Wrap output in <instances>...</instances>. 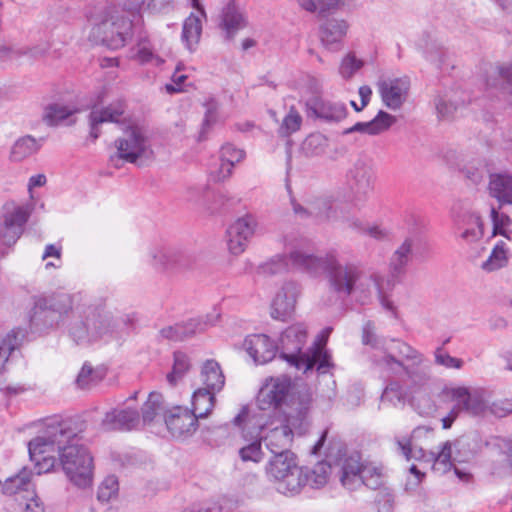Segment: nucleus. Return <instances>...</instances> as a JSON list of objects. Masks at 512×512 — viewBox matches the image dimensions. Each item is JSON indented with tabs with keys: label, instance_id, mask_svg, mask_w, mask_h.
Listing matches in <instances>:
<instances>
[{
	"label": "nucleus",
	"instance_id": "obj_1",
	"mask_svg": "<svg viewBox=\"0 0 512 512\" xmlns=\"http://www.w3.org/2000/svg\"><path fill=\"white\" fill-rule=\"evenodd\" d=\"M293 264L312 276L326 273L331 289L341 297L353 296L364 305L371 301L376 290L381 306L395 318L397 308L383 293L376 276H365L363 270L354 263H340L335 255L316 256L304 250H296L291 254Z\"/></svg>",
	"mask_w": 512,
	"mask_h": 512
},
{
	"label": "nucleus",
	"instance_id": "obj_2",
	"mask_svg": "<svg viewBox=\"0 0 512 512\" xmlns=\"http://www.w3.org/2000/svg\"><path fill=\"white\" fill-rule=\"evenodd\" d=\"M83 431L84 425L78 420L49 419L42 434L29 441V450L34 455L45 446H56L68 480L74 486L86 489L93 484L94 461L88 448L80 443Z\"/></svg>",
	"mask_w": 512,
	"mask_h": 512
},
{
	"label": "nucleus",
	"instance_id": "obj_3",
	"mask_svg": "<svg viewBox=\"0 0 512 512\" xmlns=\"http://www.w3.org/2000/svg\"><path fill=\"white\" fill-rule=\"evenodd\" d=\"M307 338V326L304 323H295L287 327L279 338L280 357L303 373H308L314 367L319 374L328 373L334 366L331 355L317 343L303 351Z\"/></svg>",
	"mask_w": 512,
	"mask_h": 512
},
{
	"label": "nucleus",
	"instance_id": "obj_4",
	"mask_svg": "<svg viewBox=\"0 0 512 512\" xmlns=\"http://www.w3.org/2000/svg\"><path fill=\"white\" fill-rule=\"evenodd\" d=\"M85 16L91 25L89 40L109 49L124 47L133 36V20L123 14L119 5L89 6Z\"/></svg>",
	"mask_w": 512,
	"mask_h": 512
},
{
	"label": "nucleus",
	"instance_id": "obj_5",
	"mask_svg": "<svg viewBox=\"0 0 512 512\" xmlns=\"http://www.w3.org/2000/svg\"><path fill=\"white\" fill-rule=\"evenodd\" d=\"M127 325L122 317L114 316L101 307H77V317L70 323L69 335L77 344L109 342L120 336Z\"/></svg>",
	"mask_w": 512,
	"mask_h": 512
},
{
	"label": "nucleus",
	"instance_id": "obj_6",
	"mask_svg": "<svg viewBox=\"0 0 512 512\" xmlns=\"http://www.w3.org/2000/svg\"><path fill=\"white\" fill-rule=\"evenodd\" d=\"M450 402L453 407L450 410V425L459 411H466L472 415H483L487 411L496 417L502 418L512 412V401L500 400L488 406V394L485 390L466 387L450 389Z\"/></svg>",
	"mask_w": 512,
	"mask_h": 512
},
{
	"label": "nucleus",
	"instance_id": "obj_7",
	"mask_svg": "<svg viewBox=\"0 0 512 512\" xmlns=\"http://www.w3.org/2000/svg\"><path fill=\"white\" fill-rule=\"evenodd\" d=\"M388 350L389 352L380 359H375L380 368L393 373L404 370L414 383H420L425 379L426 372L421 366L423 356L417 350L399 340H392Z\"/></svg>",
	"mask_w": 512,
	"mask_h": 512
},
{
	"label": "nucleus",
	"instance_id": "obj_8",
	"mask_svg": "<svg viewBox=\"0 0 512 512\" xmlns=\"http://www.w3.org/2000/svg\"><path fill=\"white\" fill-rule=\"evenodd\" d=\"M335 467L339 468V480L342 486L348 490H355L361 485L373 490L383 486L381 469L375 466L361 465L358 455L341 457Z\"/></svg>",
	"mask_w": 512,
	"mask_h": 512
},
{
	"label": "nucleus",
	"instance_id": "obj_9",
	"mask_svg": "<svg viewBox=\"0 0 512 512\" xmlns=\"http://www.w3.org/2000/svg\"><path fill=\"white\" fill-rule=\"evenodd\" d=\"M117 154L110 157V161L122 159L129 163H136L138 159H148L152 154L148 139L139 126H130L122 138L115 141Z\"/></svg>",
	"mask_w": 512,
	"mask_h": 512
},
{
	"label": "nucleus",
	"instance_id": "obj_10",
	"mask_svg": "<svg viewBox=\"0 0 512 512\" xmlns=\"http://www.w3.org/2000/svg\"><path fill=\"white\" fill-rule=\"evenodd\" d=\"M152 265L159 270L179 273L191 269L196 263V256L188 251L161 248L151 252Z\"/></svg>",
	"mask_w": 512,
	"mask_h": 512
},
{
	"label": "nucleus",
	"instance_id": "obj_11",
	"mask_svg": "<svg viewBox=\"0 0 512 512\" xmlns=\"http://www.w3.org/2000/svg\"><path fill=\"white\" fill-rule=\"evenodd\" d=\"M347 184L353 194L355 206L366 201L368 194L373 190L374 171L364 161H357L346 174Z\"/></svg>",
	"mask_w": 512,
	"mask_h": 512
},
{
	"label": "nucleus",
	"instance_id": "obj_12",
	"mask_svg": "<svg viewBox=\"0 0 512 512\" xmlns=\"http://www.w3.org/2000/svg\"><path fill=\"white\" fill-rule=\"evenodd\" d=\"M305 107L308 118L326 123H338L345 119L348 113L344 103L332 101L319 95L308 98Z\"/></svg>",
	"mask_w": 512,
	"mask_h": 512
},
{
	"label": "nucleus",
	"instance_id": "obj_13",
	"mask_svg": "<svg viewBox=\"0 0 512 512\" xmlns=\"http://www.w3.org/2000/svg\"><path fill=\"white\" fill-rule=\"evenodd\" d=\"M377 89L383 104L395 111L400 109L408 98L410 79L407 76L381 79L377 82Z\"/></svg>",
	"mask_w": 512,
	"mask_h": 512
},
{
	"label": "nucleus",
	"instance_id": "obj_14",
	"mask_svg": "<svg viewBox=\"0 0 512 512\" xmlns=\"http://www.w3.org/2000/svg\"><path fill=\"white\" fill-rule=\"evenodd\" d=\"M257 222L252 215H245L231 224L227 230V244L229 251L238 255L241 254L248 241L255 232Z\"/></svg>",
	"mask_w": 512,
	"mask_h": 512
},
{
	"label": "nucleus",
	"instance_id": "obj_15",
	"mask_svg": "<svg viewBox=\"0 0 512 512\" xmlns=\"http://www.w3.org/2000/svg\"><path fill=\"white\" fill-rule=\"evenodd\" d=\"M290 390L291 380L289 378H271V380L261 388L257 397L260 409L265 410L270 407H280L286 402Z\"/></svg>",
	"mask_w": 512,
	"mask_h": 512
},
{
	"label": "nucleus",
	"instance_id": "obj_16",
	"mask_svg": "<svg viewBox=\"0 0 512 512\" xmlns=\"http://www.w3.org/2000/svg\"><path fill=\"white\" fill-rule=\"evenodd\" d=\"M300 287L296 282H285L276 293L271 303V317L275 320L285 321L295 309Z\"/></svg>",
	"mask_w": 512,
	"mask_h": 512
},
{
	"label": "nucleus",
	"instance_id": "obj_17",
	"mask_svg": "<svg viewBox=\"0 0 512 512\" xmlns=\"http://www.w3.org/2000/svg\"><path fill=\"white\" fill-rule=\"evenodd\" d=\"M29 215V209L23 206L16 207L12 212L5 214L3 222H0V239L4 245L11 247L16 243Z\"/></svg>",
	"mask_w": 512,
	"mask_h": 512
},
{
	"label": "nucleus",
	"instance_id": "obj_18",
	"mask_svg": "<svg viewBox=\"0 0 512 512\" xmlns=\"http://www.w3.org/2000/svg\"><path fill=\"white\" fill-rule=\"evenodd\" d=\"M165 424L175 438H186L194 434L199 424L195 416L187 408L177 407L165 416Z\"/></svg>",
	"mask_w": 512,
	"mask_h": 512
},
{
	"label": "nucleus",
	"instance_id": "obj_19",
	"mask_svg": "<svg viewBox=\"0 0 512 512\" xmlns=\"http://www.w3.org/2000/svg\"><path fill=\"white\" fill-rule=\"evenodd\" d=\"M296 417L289 414L286 424H280L269 429L263 436L266 447L273 455L291 452L290 445L293 440V431L291 426L295 424Z\"/></svg>",
	"mask_w": 512,
	"mask_h": 512
},
{
	"label": "nucleus",
	"instance_id": "obj_20",
	"mask_svg": "<svg viewBox=\"0 0 512 512\" xmlns=\"http://www.w3.org/2000/svg\"><path fill=\"white\" fill-rule=\"evenodd\" d=\"M243 346L256 364H265L273 360L278 351L274 341L264 334L247 336Z\"/></svg>",
	"mask_w": 512,
	"mask_h": 512
},
{
	"label": "nucleus",
	"instance_id": "obj_21",
	"mask_svg": "<svg viewBox=\"0 0 512 512\" xmlns=\"http://www.w3.org/2000/svg\"><path fill=\"white\" fill-rule=\"evenodd\" d=\"M417 239L407 237L396 248L389 259V275L393 280H400L407 271V267L413 258V251L416 247Z\"/></svg>",
	"mask_w": 512,
	"mask_h": 512
},
{
	"label": "nucleus",
	"instance_id": "obj_22",
	"mask_svg": "<svg viewBox=\"0 0 512 512\" xmlns=\"http://www.w3.org/2000/svg\"><path fill=\"white\" fill-rule=\"evenodd\" d=\"M349 24L344 19L328 18L319 27V37L323 46L336 51L345 38Z\"/></svg>",
	"mask_w": 512,
	"mask_h": 512
},
{
	"label": "nucleus",
	"instance_id": "obj_23",
	"mask_svg": "<svg viewBox=\"0 0 512 512\" xmlns=\"http://www.w3.org/2000/svg\"><path fill=\"white\" fill-rule=\"evenodd\" d=\"M125 111V103L121 100L111 103L103 109H93L89 115V137L95 142L100 136L99 125L105 122H119Z\"/></svg>",
	"mask_w": 512,
	"mask_h": 512
},
{
	"label": "nucleus",
	"instance_id": "obj_24",
	"mask_svg": "<svg viewBox=\"0 0 512 512\" xmlns=\"http://www.w3.org/2000/svg\"><path fill=\"white\" fill-rule=\"evenodd\" d=\"M487 445L504 456L492 463L491 473L498 477L512 476V438L494 437Z\"/></svg>",
	"mask_w": 512,
	"mask_h": 512
},
{
	"label": "nucleus",
	"instance_id": "obj_25",
	"mask_svg": "<svg viewBox=\"0 0 512 512\" xmlns=\"http://www.w3.org/2000/svg\"><path fill=\"white\" fill-rule=\"evenodd\" d=\"M140 422L139 413L130 408L114 409L105 414L101 425L105 430H132Z\"/></svg>",
	"mask_w": 512,
	"mask_h": 512
},
{
	"label": "nucleus",
	"instance_id": "obj_26",
	"mask_svg": "<svg viewBox=\"0 0 512 512\" xmlns=\"http://www.w3.org/2000/svg\"><path fill=\"white\" fill-rule=\"evenodd\" d=\"M312 217L328 221H341L345 223V218H349L344 212L343 207L333 206L331 200L327 197H315L308 200Z\"/></svg>",
	"mask_w": 512,
	"mask_h": 512
},
{
	"label": "nucleus",
	"instance_id": "obj_27",
	"mask_svg": "<svg viewBox=\"0 0 512 512\" xmlns=\"http://www.w3.org/2000/svg\"><path fill=\"white\" fill-rule=\"evenodd\" d=\"M488 189L490 195L500 205H512V173H494L489 177Z\"/></svg>",
	"mask_w": 512,
	"mask_h": 512
},
{
	"label": "nucleus",
	"instance_id": "obj_28",
	"mask_svg": "<svg viewBox=\"0 0 512 512\" xmlns=\"http://www.w3.org/2000/svg\"><path fill=\"white\" fill-rule=\"evenodd\" d=\"M397 121L396 117L380 110L377 115L368 122H357L345 131L346 134L360 132L368 135H378L387 131Z\"/></svg>",
	"mask_w": 512,
	"mask_h": 512
},
{
	"label": "nucleus",
	"instance_id": "obj_29",
	"mask_svg": "<svg viewBox=\"0 0 512 512\" xmlns=\"http://www.w3.org/2000/svg\"><path fill=\"white\" fill-rule=\"evenodd\" d=\"M338 453L339 457L336 459L334 465L325 460L318 462L313 466V468H304L306 486H310L311 488L315 489L323 487L327 483L332 469L337 470V473L339 474V468L335 467V465L339 462L341 457H345V450L342 451V449H339Z\"/></svg>",
	"mask_w": 512,
	"mask_h": 512
},
{
	"label": "nucleus",
	"instance_id": "obj_30",
	"mask_svg": "<svg viewBox=\"0 0 512 512\" xmlns=\"http://www.w3.org/2000/svg\"><path fill=\"white\" fill-rule=\"evenodd\" d=\"M246 25L243 13L236 3L232 0L222 9L220 16V27L226 33L227 39H232L234 35Z\"/></svg>",
	"mask_w": 512,
	"mask_h": 512
},
{
	"label": "nucleus",
	"instance_id": "obj_31",
	"mask_svg": "<svg viewBox=\"0 0 512 512\" xmlns=\"http://www.w3.org/2000/svg\"><path fill=\"white\" fill-rule=\"evenodd\" d=\"M37 297L38 307H41V305L46 306L53 315L57 316V320L69 311H72L73 315H77V310H73V296L66 292H55L50 295H40Z\"/></svg>",
	"mask_w": 512,
	"mask_h": 512
},
{
	"label": "nucleus",
	"instance_id": "obj_32",
	"mask_svg": "<svg viewBox=\"0 0 512 512\" xmlns=\"http://www.w3.org/2000/svg\"><path fill=\"white\" fill-rule=\"evenodd\" d=\"M206 324L200 320L191 319L185 323H177L160 330V336L172 341H183L205 330Z\"/></svg>",
	"mask_w": 512,
	"mask_h": 512
},
{
	"label": "nucleus",
	"instance_id": "obj_33",
	"mask_svg": "<svg viewBox=\"0 0 512 512\" xmlns=\"http://www.w3.org/2000/svg\"><path fill=\"white\" fill-rule=\"evenodd\" d=\"M58 322L57 316L53 315L46 306L38 307V297L33 298V307L29 314V327L33 333H43L54 327Z\"/></svg>",
	"mask_w": 512,
	"mask_h": 512
},
{
	"label": "nucleus",
	"instance_id": "obj_34",
	"mask_svg": "<svg viewBox=\"0 0 512 512\" xmlns=\"http://www.w3.org/2000/svg\"><path fill=\"white\" fill-rule=\"evenodd\" d=\"M295 455L292 452L273 455L266 466L268 477L275 481L283 479L296 465Z\"/></svg>",
	"mask_w": 512,
	"mask_h": 512
},
{
	"label": "nucleus",
	"instance_id": "obj_35",
	"mask_svg": "<svg viewBox=\"0 0 512 512\" xmlns=\"http://www.w3.org/2000/svg\"><path fill=\"white\" fill-rule=\"evenodd\" d=\"M215 391L207 388H199L192 397L193 409L190 410L197 419L206 418L213 410L215 405Z\"/></svg>",
	"mask_w": 512,
	"mask_h": 512
},
{
	"label": "nucleus",
	"instance_id": "obj_36",
	"mask_svg": "<svg viewBox=\"0 0 512 512\" xmlns=\"http://www.w3.org/2000/svg\"><path fill=\"white\" fill-rule=\"evenodd\" d=\"M201 379L204 388L215 392L222 390L225 384V377L218 362L207 360L201 370Z\"/></svg>",
	"mask_w": 512,
	"mask_h": 512
},
{
	"label": "nucleus",
	"instance_id": "obj_37",
	"mask_svg": "<svg viewBox=\"0 0 512 512\" xmlns=\"http://www.w3.org/2000/svg\"><path fill=\"white\" fill-rule=\"evenodd\" d=\"M306 486L305 470L297 464L278 481L277 490L283 494H297L301 488Z\"/></svg>",
	"mask_w": 512,
	"mask_h": 512
},
{
	"label": "nucleus",
	"instance_id": "obj_38",
	"mask_svg": "<svg viewBox=\"0 0 512 512\" xmlns=\"http://www.w3.org/2000/svg\"><path fill=\"white\" fill-rule=\"evenodd\" d=\"M297 249H295L296 251ZM294 252L291 251L289 255L280 254L272 257L267 262L261 264L258 268V272L260 274L266 275V276H273L277 274H281L283 272L288 271L290 268H294L297 270H300L297 268L292 260H291V254Z\"/></svg>",
	"mask_w": 512,
	"mask_h": 512
},
{
	"label": "nucleus",
	"instance_id": "obj_39",
	"mask_svg": "<svg viewBox=\"0 0 512 512\" xmlns=\"http://www.w3.org/2000/svg\"><path fill=\"white\" fill-rule=\"evenodd\" d=\"M32 477V471L23 467L17 474L8 477L2 484V494L13 496L27 490Z\"/></svg>",
	"mask_w": 512,
	"mask_h": 512
},
{
	"label": "nucleus",
	"instance_id": "obj_40",
	"mask_svg": "<svg viewBox=\"0 0 512 512\" xmlns=\"http://www.w3.org/2000/svg\"><path fill=\"white\" fill-rule=\"evenodd\" d=\"M166 407L162 394L151 392L147 401L142 407V419L145 424L153 422L159 416H167L165 414Z\"/></svg>",
	"mask_w": 512,
	"mask_h": 512
},
{
	"label": "nucleus",
	"instance_id": "obj_41",
	"mask_svg": "<svg viewBox=\"0 0 512 512\" xmlns=\"http://www.w3.org/2000/svg\"><path fill=\"white\" fill-rule=\"evenodd\" d=\"M40 148V144L30 135L19 138L12 146L10 158L12 161L20 162L33 154Z\"/></svg>",
	"mask_w": 512,
	"mask_h": 512
},
{
	"label": "nucleus",
	"instance_id": "obj_42",
	"mask_svg": "<svg viewBox=\"0 0 512 512\" xmlns=\"http://www.w3.org/2000/svg\"><path fill=\"white\" fill-rule=\"evenodd\" d=\"M202 32L201 19L198 15L191 14L183 24L182 40L189 50L199 42Z\"/></svg>",
	"mask_w": 512,
	"mask_h": 512
},
{
	"label": "nucleus",
	"instance_id": "obj_43",
	"mask_svg": "<svg viewBox=\"0 0 512 512\" xmlns=\"http://www.w3.org/2000/svg\"><path fill=\"white\" fill-rule=\"evenodd\" d=\"M508 248L506 242L503 240L498 241L488 259L482 263V269L487 272L498 270L508 263Z\"/></svg>",
	"mask_w": 512,
	"mask_h": 512
},
{
	"label": "nucleus",
	"instance_id": "obj_44",
	"mask_svg": "<svg viewBox=\"0 0 512 512\" xmlns=\"http://www.w3.org/2000/svg\"><path fill=\"white\" fill-rule=\"evenodd\" d=\"M74 113V110L66 105L52 103L45 107L43 121L49 126L58 125Z\"/></svg>",
	"mask_w": 512,
	"mask_h": 512
},
{
	"label": "nucleus",
	"instance_id": "obj_45",
	"mask_svg": "<svg viewBox=\"0 0 512 512\" xmlns=\"http://www.w3.org/2000/svg\"><path fill=\"white\" fill-rule=\"evenodd\" d=\"M345 224L358 232L365 233L370 237L382 241L389 238V231L384 227L379 225H373L370 227H365L363 223L356 217L350 216L349 218H345Z\"/></svg>",
	"mask_w": 512,
	"mask_h": 512
},
{
	"label": "nucleus",
	"instance_id": "obj_46",
	"mask_svg": "<svg viewBox=\"0 0 512 512\" xmlns=\"http://www.w3.org/2000/svg\"><path fill=\"white\" fill-rule=\"evenodd\" d=\"M190 367V360L185 353L181 351L174 352L172 371L167 375V381L169 384L172 386L176 385V383L189 371Z\"/></svg>",
	"mask_w": 512,
	"mask_h": 512
},
{
	"label": "nucleus",
	"instance_id": "obj_47",
	"mask_svg": "<svg viewBox=\"0 0 512 512\" xmlns=\"http://www.w3.org/2000/svg\"><path fill=\"white\" fill-rule=\"evenodd\" d=\"M102 378V371L95 370L90 364L84 363L76 378V384L81 389H88L96 385Z\"/></svg>",
	"mask_w": 512,
	"mask_h": 512
},
{
	"label": "nucleus",
	"instance_id": "obj_48",
	"mask_svg": "<svg viewBox=\"0 0 512 512\" xmlns=\"http://www.w3.org/2000/svg\"><path fill=\"white\" fill-rule=\"evenodd\" d=\"M54 449H56V446H45L41 451H38L34 455L29 452L31 460L35 462V468L37 469L36 473L38 475L48 473L54 468L56 459L51 456H44L46 452L53 451ZM28 451L30 450L28 449Z\"/></svg>",
	"mask_w": 512,
	"mask_h": 512
},
{
	"label": "nucleus",
	"instance_id": "obj_49",
	"mask_svg": "<svg viewBox=\"0 0 512 512\" xmlns=\"http://www.w3.org/2000/svg\"><path fill=\"white\" fill-rule=\"evenodd\" d=\"M420 432V427L413 430L411 439H403L398 440L397 444L402 454L406 457L407 460L416 459L421 460L426 457V452L422 447H418L413 443V439L416 437L417 433Z\"/></svg>",
	"mask_w": 512,
	"mask_h": 512
},
{
	"label": "nucleus",
	"instance_id": "obj_50",
	"mask_svg": "<svg viewBox=\"0 0 512 512\" xmlns=\"http://www.w3.org/2000/svg\"><path fill=\"white\" fill-rule=\"evenodd\" d=\"M119 483L114 475L107 476L98 487L97 499L102 503H107L118 496Z\"/></svg>",
	"mask_w": 512,
	"mask_h": 512
},
{
	"label": "nucleus",
	"instance_id": "obj_51",
	"mask_svg": "<svg viewBox=\"0 0 512 512\" xmlns=\"http://www.w3.org/2000/svg\"><path fill=\"white\" fill-rule=\"evenodd\" d=\"M19 336L24 337V334L20 329H14L0 343V365H4L10 354L19 346Z\"/></svg>",
	"mask_w": 512,
	"mask_h": 512
},
{
	"label": "nucleus",
	"instance_id": "obj_52",
	"mask_svg": "<svg viewBox=\"0 0 512 512\" xmlns=\"http://www.w3.org/2000/svg\"><path fill=\"white\" fill-rule=\"evenodd\" d=\"M234 503L228 498L219 501H208L193 505L187 512H230L234 509Z\"/></svg>",
	"mask_w": 512,
	"mask_h": 512
},
{
	"label": "nucleus",
	"instance_id": "obj_53",
	"mask_svg": "<svg viewBox=\"0 0 512 512\" xmlns=\"http://www.w3.org/2000/svg\"><path fill=\"white\" fill-rule=\"evenodd\" d=\"M327 147V139L321 134L308 136L302 146L306 156L313 157L322 155Z\"/></svg>",
	"mask_w": 512,
	"mask_h": 512
},
{
	"label": "nucleus",
	"instance_id": "obj_54",
	"mask_svg": "<svg viewBox=\"0 0 512 512\" xmlns=\"http://www.w3.org/2000/svg\"><path fill=\"white\" fill-rule=\"evenodd\" d=\"M302 124V116L296 110V108L291 107L289 112L284 117L282 124L279 127V134L281 136L287 137L292 133L298 131Z\"/></svg>",
	"mask_w": 512,
	"mask_h": 512
},
{
	"label": "nucleus",
	"instance_id": "obj_55",
	"mask_svg": "<svg viewBox=\"0 0 512 512\" xmlns=\"http://www.w3.org/2000/svg\"><path fill=\"white\" fill-rule=\"evenodd\" d=\"M491 220L493 223V235H502L509 239V226L511 225V219L505 213H500L496 208H491Z\"/></svg>",
	"mask_w": 512,
	"mask_h": 512
},
{
	"label": "nucleus",
	"instance_id": "obj_56",
	"mask_svg": "<svg viewBox=\"0 0 512 512\" xmlns=\"http://www.w3.org/2000/svg\"><path fill=\"white\" fill-rule=\"evenodd\" d=\"M448 441L441 446L440 452H430L428 461L433 462L432 470L439 475H445L448 472Z\"/></svg>",
	"mask_w": 512,
	"mask_h": 512
},
{
	"label": "nucleus",
	"instance_id": "obj_57",
	"mask_svg": "<svg viewBox=\"0 0 512 512\" xmlns=\"http://www.w3.org/2000/svg\"><path fill=\"white\" fill-rule=\"evenodd\" d=\"M404 398L405 393L403 387L397 381L389 382L381 395L382 401L389 402L393 405L403 402Z\"/></svg>",
	"mask_w": 512,
	"mask_h": 512
},
{
	"label": "nucleus",
	"instance_id": "obj_58",
	"mask_svg": "<svg viewBox=\"0 0 512 512\" xmlns=\"http://www.w3.org/2000/svg\"><path fill=\"white\" fill-rule=\"evenodd\" d=\"M210 194L211 191L207 184L195 185L187 189L186 199L200 206H206V199L209 198Z\"/></svg>",
	"mask_w": 512,
	"mask_h": 512
},
{
	"label": "nucleus",
	"instance_id": "obj_59",
	"mask_svg": "<svg viewBox=\"0 0 512 512\" xmlns=\"http://www.w3.org/2000/svg\"><path fill=\"white\" fill-rule=\"evenodd\" d=\"M244 151L236 148L232 144H225L220 150V161H226L227 167H234L244 158Z\"/></svg>",
	"mask_w": 512,
	"mask_h": 512
},
{
	"label": "nucleus",
	"instance_id": "obj_60",
	"mask_svg": "<svg viewBox=\"0 0 512 512\" xmlns=\"http://www.w3.org/2000/svg\"><path fill=\"white\" fill-rule=\"evenodd\" d=\"M239 456L243 461L259 462L263 457L261 442L255 440L239 449Z\"/></svg>",
	"mask_w": 512,
	"mask_h": 512
},
{
	"label": "nucleus",
	"instance_id": "obj_61",
	"mask_svg": "<svg viewBox=\"0 0 512 512\" xmlns=\"http://www.w3.org/2000/svg\"><path fill=\"white\" fill-rule=\"evenodd\" d=\"M363 65L361 60L356 59L352 54L345 56L339 67V73L345 79L351 78Z\"/></svg>",
	"mask_w": 512,
	"mask_h": 512
},
{
	"label": "nucleus",
	"instance_id": "obj_62",
	"mask_svg": "<svg viewBox=\"0 0 512 512\" xmlns=\"http://www.w3.org/2000/svg\"><path fill=\"white\" fill-rule=\"evenodd\" d=\"M454 448L459 453L455 459L459 462L468 461L475 453V445H472L470 438L462 437L461 439H457L454 444Z\"/></svg>",
	"mask_w": 512,
	"mask_h": 512
},
{
	"label": "nucleus",
	"instance_id": "obj_63",
	"mask_svg": "<svg viewBox=\"0 0 512 512\" xmlns=\"http://www.w3.org/2000/svg\"><path fill=\"white\" fill-rule=\"evenodd\" d=\"M184 69V65L179 63L171 76V83L165 85V90L169 94L179 93L183 91V83L188 78L187 75L182 74L181 71Z\"/></svg>",
	"mask_w": 512,
	"mask_h": 512
},
{
	"label": "nucleus",
	"instance_id": "obj_64",
	"mask_svg": "<svg viewBox=\"0 0 512 512\" xmlns=\"http://www.w3.org/2000/svg\"><path fill=\"white\" fill-rule=\"evenodd\" d=\"M146 3V0H125L123 4L118 5L123 10V14L134 21L143 9L146 10Z\"/></svg>",
	"mask_w": 512,
	"mask_h": 512
}]
</instances>
